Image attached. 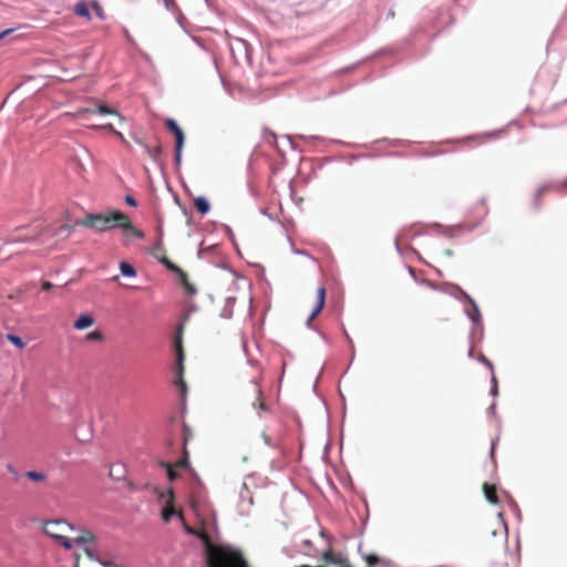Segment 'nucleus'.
<instances>
[{
    "instance_id": "12",
    "label": "nucleus",
    "mask_w": 567,
    "mask_h": 567,
    "mask_svg": "<svg viewBox=\"0 0 567 567\" xmlns=\"http://www.w3.org/2000/svg\"><path fill=\"white\" fill-rule=\"evenodd\" d=\"M94 323V318L90 315H82L75 321L73 327L76 330H84Z\"/></svg>"
},
{
    "instance_id": "17",
    "label": "nucleus",
    "mask_w": 567,
    "mask_h": 567,
    "mask_svg": "<svg viewBox=\"0 0 567 567\" xmlns=\"http://www.w3.org/2000/svg\"><path fill=\"white\" fill-rule=\"evenodd\" d=\"M154 257H156L161 264H163L164 266H166L167 269L176 272L177 275H181V271H184L183 269H181L178 266H176L175 264H173L166 256H159L157 254H154Z\"/></svg>"
},
{
    "instance_id": "2",
    "label": "nucleus",
    "mask_w": 567,
    "mask_h": 567,
    "mask_svg": "<svg viewBox=\"0 0 567 567\" xmlns=\"http://www.w3.org/2000/svg\"><path fill=\"white\" fill-rule=\"evenodd\" d=\"M75 226L92 228L100 233L118 227L125 230L127 237L144 238V233L133 226L130 217L120 210H110L105 214H87L85 217L78 219L73 228Z\"/></svg>"
},
{
    "instance_id": "18",
    "label": "nucleus",
    "mask_w": 567,
    "mask_h": 567,
    "mask_svg": "<svg viewBox=\"0 0 567 567\" xmlns=\"http://www.w3.org/2000/svg\"><path fill=\"white\" fill-rule=\"evenodd\" d=\"M174 467L177 468H188L189 467V451L188 449H183V456L176 461L175 463H172Z\"/></svg>"
},
{
    "instance_id": "19",
    "label": "nucleus",
    "mask_w": 567,
    "mask_h": 567,
    "mask_svg": "<svg viewBox=\"0 0 567 567\" xmlns=\"http://www.w3.org/2000/svg\"><path fill=\"white\" fill-rule=\"evenodd\" d=\"M178 276L181 279V284L184 287V289L186 290V292L189 295L196 293L195 287L188 281L187 274L185 271H181V275H178Z\"/></svg>"
},
{
    "instance_id": "26",
    "label": "nucleus",
    "mask_w": 567,
    "mask_h": 567,
    "mask_svg": "<svg viewBox=\"0 0 567 567\" xmlns=\"http://www.w3.org/2000/svg\"><path fill=\"white\" fill-rule=\"evenodd\" d=\"M103 127L113 132L115 136H117L126 146H128V142L125 140L123 134L121 132L116 131L112 124L104 125Z\"/></svg>"
},
{
    "instance_id": "6",
    "label": "nucleus",
    "mask_w": 567,
    "mask_h": 567,
    "mask_svg": "<svg viewBox=\"0 0 567 567\" xmlns=\"http://www.w3.org/2000/svg\"><path fill=\"white\" fill-rule=\"evenodd\" d=\"M165 126L175 136V162L179 164L184 146V133L178 124L172 118L166 120Z\"/></svg>"
},
{
    "instance_id": "3",
    "label": "nucleus",
    "mask_w": 567,
    "mask_h": 567,
    "mask_svg": "<svg viewBox=\"0 0 567 567\" xmlns=\"http://www.w3.org/2000/svg\"><path fill=\"white\" fill-rule=\"evenodd\" d=\"M73 231V226L63 224L56 229H51L43 223H33L30 225H23L10 230L4 241L7 244L28 243L35 240L43 234H50L51 237L66 238Z\"/></svg>"
},
{
    "instance_id": "33",
    "label": "nucleus",
    "mask_w": 567,
    "mask_h": 567,
    "mask_svg": "<svg viewBox=\"0 0 567 567\" xmlns=\"http://www.w3.org/2000/svg\"><path fill=\"white\" fill-rule=\"evenodd\" d=\"M94 8L96 10V14L101 16V12H100V7L97 4H94Z\"/></svg>"
},
{
    "instance_id": "1",
    "label": "nucleus",
    "mask_w": 567,
    "mask_h": 567,
    "mask_svg": "<svg viewBox=\"0 0 567 567\" xmlns=\"http://www.w3.org/2000/svg\"><path fill=\"white\" fill-rule=\"evenodd\" d=\"M43 532L64 548L70 549L73 545H79L87 558H93L94 535L86 529H76L62 519L49 520L43 526Z\"/></svg>"
},
{
    "instance_id": "16",
    "label": "nucleus",
    "mask_w": 567,
    "mask_h": 567,
    "mask_svg": "<svg viewBox=\"0 0 567 567\" xmlns=\"http://www.w3.org/2000/svg\"><path fill=\"white\" fill-rule=\"evenodd\" d=\"M74 13L78 17L85 18L86 20H91L89 7L84 1L78 2L74 6Z\"/></svg>"
},
{
    "instance_id": "5",
    "label": "nucleus",
    "mask_w": 567,
    "mask_h": 567,
    "mask_svg": "<svg viewBox=\"0 0 567 567\" xmlns=\"http://www.w3.org/2000/svg\"><path fill=\"white\" fill-rule=\"evenodd\" d=\"M175 348H176V380L175 384L179 388L182 395H185L187 392V385L184 380V350L182 346V341L177 339L175 341Z\"/></svg>"
},
{
    "instance_id": "23",
    "label": "nucleus",
    "mask_w": 567,
    "mask_h": 567,
    "mask_svg": "<svg viewBox=\"0 0 567 567\" xmlns=\"http://www.w3.org/2000/svg\"><path fill=\"white\" fill-rule=\"evenodd\" d=\"M25 476L34 482H42L45 480V475L37 471H28Z\"/></svg>"
},
{
    "instance_id": "31",
    "label": "nucleus",
    "mask_w": 567,
    "mask_h": 567,
    "mask_svg": "<svg viewBox=\"0 0 567 567\" xmlns=\"http://www.w3.org/2000/svg\"><path fill=\"white\" fill-rule=\"evenodd\" d=\"M11 32H12L11 29H8V30H4V31L0 32V40H2L4 37H7Z\"/></svg>"
},
{
    "instance_id": "29",
    "label": "nucleus",
    "mask_w": 567,
    "mask_h": 567,
    "mask_svg": "<svg viewBox=\"0 0 567 567\" xmlns=\"http://www.w3.org/2000/svg\"><path fill=\"white\" fill-rule=\"evenodd\" d=\"M478 359H480L483 363H485V364H486L491 370H493V365H492V363H491V362H489V361L484 357V354H482V353H481V354H480V357H478Z\"/></svg>"
},
{
    "instance_id": "27",
    "label": "nucleus",
    "mask_w": 567,
    "mask_h": 567,
    "mask_svg": "<svg viewBox=\"0 0 567 567\" xmlns=\"http://www.w3.org/2000/svg\"><path fill=\"white\" fill-rule=\"evenodd\" d=\"M365 561L369 566H373L380 561V558L377 555L371 554V555L365 556Z\"/></svg>"
},
{
    "instance_id": "10",
    "label": "nucleus",
    "mask_w": 567,
    "mask_h": 567,
    "mask_svg": "<svg viewBox=\"0 0 567 567\" xmlns=\"http://www.w3.org/2000/svg\"><path fill=\"white\" fill-rule=\"evenodd\" d=\"M483 492H484L485 498L491 504H498L499 503V499H498V496H497V488H496V486L494 484L484 483L483 484Z\"/></svg>"
},
{
    "instance_id": "11",
    "label": "nucleus",
    "mask_w": 567,
    "mask_h": 567,
    "mask_svg": "<svg viewBox=\"0 0 567 567\" xmlns=\"http://www.w3.org/2000/svg\"><path fill=\"white\" fill-rule=\"evenodd\" d=\"M254 393L256 395L255 401L251 403L254 409H256L258 412L267 411L268 408L264 401L262 391L258 384H254Z\"/></svg>"
},
{
    "instance_id": "21",
    "label": "nucleus",
    "mask_w": 567,
    "mask_h": 567,
    "mask_svg": "<svg viewBox=\"0 0 567 567\" xmlns=\"http://www.w3.org/2000/svg\"><path fill=\"white\" fill-rule=\"evenodd\" d=\"M161 465L163 467L166 468L167 471V476H168V480L171 482L175 481L178 478L179 474L177 473L176 468L174 467V465H172V463H168V462H162Z\"/></svg>"
},
{
    "instance_id": "35",
    "label": "nucleus",
    "mask_w": 567,
    "mask_h": 567,
    "mask_svg": "<svg viewBox=\"0 0 567 567\" xmlns=\"http://www.w3.org/2000/svg\"><path fill=\"white\" fill-rule=\"evenodd\" d=\"M350 567H352V565L350 564Z\"/></svg>"
},
{
    "instance_id": "24",
    "label": "nucleus",
    "mask_w": 567,
    "mask_h": 567,
    "mask_svg": "<svg viewBox=\"0 0 567 567\" xmlns=\"http://www.w3.org/2000/svg\"><path fill=\"white\" fill-rule=\"evenodd\" d=\"M164 252H165V249H164L163 240H162V237H159L153 247L152 255L154 256V254H157L159 256H165Z\"/></svg>"
},
{
    "instance_id": "15",
    "label": "nucleus",
    "mask_w": 567,
    "mask_h": 567,
    "mask_svg": "<svg viewBox=\"0 0 567 567\" xmlns=\"http://www.w3.org/2000/svg\"><path fill=\"white\" fill-rule=\"evenodd\" d=\"M194 206L198 213L205 215L209 212L210 205L205 197H197L194 199Z\"/></svg>"
},
{
    "instance_id": "7",
    "label": "nucleus",
    "mask_w": 567,
    "mask_h": 567,
    "mask_svg": "<svg viewBox=\"0 0 567 567\" xmlns=\"http://www.w3.org/2000/svg\"><path fill=\"white\" fill-rule=\"evenodd\" d=\"M324 302H326V288L319 287L317 289L316 301H315L312 312L310 313V316L308 318V324H310V322L321 312V310L324 307Z\"/></svg>"
},
{
    "instance_id": "8",
    "label": "nucleus",
    "mask_w": 567,
    "mask_h": 567,
    "mask_svg": "<svg viewBox=\"0 0 567 567\" xmlns=\"http://www.w3.org/2000/svg\"><path fill=\"white\" fill-rule=\"evenodd\" d=\"M87 113H99L102 115L117 114L116 110H114L107 105L100 104L96 109H89V107L87 109H79L75 113V116L84 117V115Z\"/></svg>"
},
{
    "instance_id": "9",
    "label": "nucleus",
    "mask_w": 567,
    "mask_h": 567,
    "mask_svg": "<svg viewBox=\"0 0 567 567\" xmlns=\"http://www.w3.org/2000/svg\"><path fill=\"white\" fill-rule=\"evenodd\" d=\"M174 493L172 489L167 491V501L166 506L162 512V517L165 522H169L171 517L175 514V508L173 507Z\"/></svg>"
},
{
    "instance_id": "22",
    "label": "nucleus",
    "mask_w": 567,
    "mask_h": 567,
    "mask_svg": "<svg viewBox=\"0 0 567 567\" xmlns=\"http://www.w3.org/2000/svg\"><path fill=\"white\" fill-rule=\"evenodd\" d=\"M104 339V336L101 331L99 330H95V331H92V332H89L86 336H85V340L89 341V342H101L103 341Z\"/></svg>"
},
{
    "instance_id": "25",
    "label": "nucleus",
    "mask_w": 567,
    "mask_h": 567,
    "mask_svg": "<svg viewBox=\"0 0 567 567\" xmlns=\"http://www.w3.org/2000/svg\"><path fill=\"white\" fill-rule=\"evenodd\" d=\"M8 340L14 344L19 349H23L25 347V343L22 341V339L16 334H8Z\"/></svg>"
},
{
    "instance_id": "34",
    "label": "nucleus",
    "mask_w": 567,
    "mask_h": 567,
    "mask_svg": "<svg viewBox=\"0 0 567 567\" xmlns=\"http://www.w3.org/2000/svg\"><path fill=\"white\" fill-rule=\"evenodd\" d=\"M445 254H446L447 256H452V255H453V252H452V250H451V249H446V250H445Z\"/></svg>"
},
{
    "instance_id": "13",
    "label": "nucleus",
    "mask_w": 567,
    "mask_h": 567,
    "mask_svg": "<svg viewBox=\"0 0 567 567\" xmlns=\"http://www.w3.org/2000/svg\"><path fill=\"white\" fill-rule=\"evenodd\" d=\"M136 142L144 147L145 153L148 155V157H151L154 161L157 159L162 153L161 145H156V146L152 147V146L145 144L143 140H136Z\"/></svg>"
},
{
    "instance_id": "28",
    "label": "nucleus",
    "mask_w": 567,
    "mask_h": 567,
    "mask_svg": "<svg viewBox=\"0 0 567 567\" xmlns=\"http://www.w3.org/2000/svg\"><path fill=\"white\" fill-rule=\"evenodd\" d=\"M125 203L130 206H133V207H136L137 206V202L135 200V198L131 195H126L125 196Z\"/></svg>"
},
{
    "instance_id": "20",
    "label": "nucleus",
    "mask_w": 567,
    "mask_h": 567,
    "mask_svg": "<svg viewBox=\"0 0 567 567\" xmlns=\"http://www.w3.org/2000/svg\"><path fill=\"white\" fill-rule=\"evenodd\" d=\"M120 270L123 276H126V277H135L136 276L135 268L126 261H122L120 264Z\"/></svg>"
},
{
    "instance_id": "4",
    "label": "nucleus",
    "mask_w": 567,
    "mask_h": 567,
    "mask_svg": "<svg viewBox=\"0 0 567 567\" xmlns=\"http://www.w3.org/2000/svg\"><path fill=\"white\" fill-rule=\"evenodd\" d=\"M204 540L208 567H249L239 549L229 545H214L208 536Z\"/></svg>"
},
{
    "instance_id": "30",
    "label": "nucleus",
    "mask_w": 567,
    "mask_h": 567,
    "mask_svg": "<svg viewBox=\"0 0 567 567\" xmlns=\"http://www.w3.org/2000/svg\"><path fill=\"white\" fill-rule=\"evenodd\" d=\"M53 285L50 281H43L42 282V290H50L52 289Z\"/></svg>"
},
{
    "instance_id": "14",
    "label": "nucleus",
    "mask_w": 567,
    "mask_h": 567,
    "mask_svg": "<svg viewBox=\"0 0 567 567\" xmlns=\"http://www.w3.org/2000/svg\"><path fill=\"white\" fill-rule=\"evenodd\" d=\"M194 437V433L192 427L186 423H182V447L188 449L187 445L189 441Z\"/></svg>"
},
{
    "instance_id": "32",
    "label": "nucleus",
    "mask_w": 567,
    "mask_h": 567,
    "mask_svg": "<svg viewBox=\"0 0 567 567\" xmlns=\"http://www.w3.org/2000/svg\"><path fill=\"white\" fill-rule=\"evenodd\" d=\"M262 439H264V441H265V443H266L267 445H269V444H270V442H269V435H268V434L262 433Z\"/></svg>"
}]
</instances>
